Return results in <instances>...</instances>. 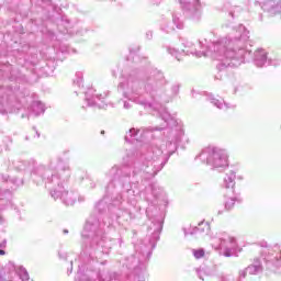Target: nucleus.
Wrapping results in <instances>:
<instances>
[{
	"label": "nucleus",
	"mask_w": 281,
	"mask_h": 281,
	"mask_svg": "<svg viewBox=\"0 0 281 281\" xmlns=\"http://www.w3.org/2000/svg\"><path fill=\"white\" fill-rule=\"evenodd\" d=\"M171 148H172V142H169L166 145L161 146L162 150H170Z\"/></svg>",
	"instance_id": "obj_16"
},
{
	"label": "nucleus",
	"mask_w": 281,
	"mask_h": 281,
	"mask_svg": "<svg viewBox=\"0 0 281 281\" xmlns=\"http://www.w3.org/2000/svg\"><path fill=\"white\" fill-rule=\"evenodd\" d=\"M171 55H172V56H177V54H175V52H171Z\"/></svg>",
	"instance_id": "obj_21"
},
{
	"label": "nucleus",
	"mask_w": 281,
	"mask_h": 281,
	"mask_svg": "<svg viewBox=\"0 0 281 281\" xmlns=\"http://www.w3.org/2000/svg\"><path fill=\"white\" fill-rule=\"evenodd\" d=\"M234 203H236V201L234 199L227 200L225 203L226 210H232L234 207Z\"/></svg>",
	"instance_id": "obj_14"
},
{
	"label": "nucleus",
	"mask_w": 281,
	"mask_h": 281,
	"mask_svg": "<svg viewBox=\"0 0 281 281\" xmlns=\"http://www.w3.org/2000/svg\"><path fill=\"white\" fill-rule=\"evenodd\" d=\"M104 98H106V94H104L102 97V94H95V101L94 103H89L90 106H93V104H95L97 106H99V109H104L106 106V104H104Z\"/></svg>",
	"instance_id": "obj_9"
},
{
	"label": "nucleus",
	"mask_w": 281,
	"mask_h": 281,
	"mask_svg": "<svg viewBox=\"0 0 281 281\" xmlns=\"http://www.w3.org/2000/svg\"><path fill=\"white\" fill-rule=\"evenodd\" d=\"M176 58H178V60H179V57L176 55Z\"/></svg>",
	"instance_id": "obj_22"
},
{
	"label": "nucleus",
	"mask_w": 281,
	"mask_h": 281,
	"mask_svg": "<svg viewBox=\"0 0 281 281\" xmlns=\"http://www.w3.org/2000/svg\"><path fill=\"white\" fill-rule=\"evenodd\" d=\"M211 102H212V104L217 106V109H228L227 104H224L223 101H221V100H218L216 98H212Z\"/></svg>",
	"instance_id": "obj_12"
},
{
	"label": "nucleus",
	"mask_w": 281,
	"mask_h": 281,
	"mask_svg": "<svg viewBox=\"0 0 281 281\" xmlns=\"http://www.w3.org/2000/svg\"><path fill=\"white\" fill-rule=\"evenodd\" d=\"M255 63L257 67H265V65H274L277 66L278 63L273 61L271 58H267V52L265 49H257L255 52Z\"/></svg>",
	"instance_id": "obj_4"
},
{
	"label": "nucleus",
	"mask_w": 281,
	"mask_h": 281,
	"mask_svg": "<svg viewBox=\"0 0 281 281\" xmlns=\"http://www.w3.org/2000/svg\"><path fill=\"white\" fill-rule=\"evenodd\" d=\"M16 273L21 278V280H30V274L27 273V270H25V268L19 267Z\"/></svg>",
	"instance_id": "obj_10"
},
{
	"label": "nucleus",
	"mask_w": 281,
	"mask_h": 281,
	"mask_svg": "<svg viewBox=\"0 0 281 281\" xmlns=\"http://www.w3.org/2000/svg\"><path fill=\"white\" fill-rule=\"evenodd\" d=\"M0 256H5V251L0 250Z\"/></svg>",
	"instance_id": "obj_20"
},
{
	"label": "nucleus",
	"mask_w": 281,
	"mask_h": 281,
	"mask_svg": "<svg viewBox=\"0 0 281 281\" xmlns=\"http://www.w3.org/2000/svg\"><path fill=\"white\" fill-rule=\"evenodd\" d=\"M258 271H260V266H249L246 270L241 271L239 276L240 278H245L247 273H249V276H254L255 273H258Z\"/></svg>",
	"instance_id": "obj_7"
},
{
	"label": "nucleus",
	"mask_w": 281,
	"mask_h": 281,
	"mask_svg": "<svg viewBox=\"0 0 281 281\" xmlns=\"http://www.w3.org/2000/svg\"><path fill=\"white\" fill-rule=\"evenodd\" d=\"M200 159L214 168H224L228 164L229 156L225 149L207 147L200 154Z\"/></svg>",
	"instance_id": "obj_2"
},
{
	"label": "nucleus",
	"mask_w": 281,
	"mask_h": 281,
	"mask_svg": "<svg viewBox=\"0 0 281 281\" xmlns=\"http://www.w3.org/2000/svg\"><path fill=\"white\" fill-rule=\"evenodd\" d=\"M193 256L196 259L203 258L205 256V250L204 249L193 250Z\"/></svg>",
	"instance_id": "obj_13"
},
{
	"label": "nucleus",
	"mask_w": 281,
	"mask_h": 281,
	"mask_svg": "<svg viewBox=\"0 0 281 281\" xmlns=\"http://www.w3.org/2000/svg\"><path fill=\"white\" fill-rule=\"evenodd\" d=\"M189 47L194 48L187 52L194 54L199 58H201V56H212L214 60H218L224 67H238L240 63H243L245 41L227 42V40H223L222 42L213 44L211 52H205L201 43L196 45L190 44Z\"/></svg>",
	"instance_id": "obj_1"
},
{
	"label": "nucleus",
	"mask_w": 281,
	"mask_h": 281,
	"mask_svg": "<svg viewBox=\"0 0 281 281\" xmlns=\"http://www.w3.org/2000/svg\"><path fill=\"white\" fill-rule=\"evenodd\" d=\"M220 244H213L215 249H221L226 258L229 256H234V251H236V239L232 236L224 235L218 239Z\"/></svg>",
	"instance_id": "obj_3"
},
{
	"label": "nucleus",
	"mask_w": 281,
	"mask_h": 281,
	"mask_svg": "<svg viewBox=\"0 0 281 281\" xmlns=\"http://www.w3.org/2000/svg\"><path fill=\"white\" fill-rule=\"evenodd\" d=\"M202 227V228H201ZM201 229H205L206 232H210V225L207 223H201L199 227L196 228L198 232H201Z\"/></svg>",
	"instance_id": "obj_15"
},
{
	"label": "nucleus",
	"mask_w": 281,
	"mask_h": 281,
	"mask_svg": "<svg viewBox=\"0 0 281 281\" xmlns=\"http://www.w3.org/2000/svg\"><path fill=\"white\" fill-rule=\"evenodd\" d=\"M145 109H157L153 103H143Z\"/></svg>",
	"instance_id": "obj_17"
},
{
	"label": "nucleus",
	"mask_w": 281,
	"mask_h": 281,
	"mask_svg": "<svg viewBox=\"0 0 281 281\" xmlns=\"http://www.w3.org/2000/svg\"><path fill=\"white\" fill-rule=\"evenodd\" d=\"M32 109L35 115H41L42 113H45V104H43L41 101H35L32 105Z\"/></svg>",
	"instance_id": "obj_8"
},
{
	"label": "nucleus",
	"mask_w": 281,
	"mask_h": 281,
	"mask_svg": "<svg viewBox=\"0 0 281 281\" xmlns=\"http://www.w3.org/2000/svg\"><path fill=\"white\" fill-rule=\"evenodd\" d=\"M236 173L234 171H229L224 177V187L226 189H234V186H236Z\"/></svg>",
	"instance_id": "obj_6"
},
{
	"label": "nucleus",
	"mask_w": 281,
	"mask_h": 281,
	"mask_svg": "<svg viewBox=\"0 0 281 281\" xmlns=\"http://www.w3.org/2000/svg\"><path fill=\"white\" fill-rule=\"evenodd\" d=\"M139 135V131L132 128L130 132L125 135L126 142H133V137H137Z\"/></svg>",
	"instance_id": "obj_11"
},
{
	"label": "nucleus",
	"mask_w": 281,
	"mask_h": 281,
	"mask_svg": "<svg viewBox=\"0 0 281 281\" xmlns=\"http://www.w3.org/2000/svg\"><path fill=\"white\" fill-rule=\"evenodd\" d=\"M52 196H54L55 199H61V201H64L66 205H74V203H76V199L78 198L76 193L68 192V191H64V192L54 191L52 193Z\"/></svg>",
	"instance_id": "obj_5"
},
{
	"label": "nucleus",
	"mask_w": 281,
	"mask_h": 281,
	"mask_svg": "<svg viewBox=\"0 0 281 281\" xmlns=\"http://www.w3.org/2000/svg\"><path fill=\"white\" fill-rule=\"evenodd\" d=\"M276 9H277V10H280V9H281V1L276 5Z\"/></svg>",
	"instance_id": "obj_19"
},
{
	"label": "nucleus",
	"mask_w": 281,
	"mask_h": 281,
	"mask_svg": "<svg viewBox=\"0 0 281 281\" xmlns=\"http://www.w3.org/2000/svg\"><path fill=\"white\" fill-rule=\"evenodd\" d=\"M131 104H128L127 102L124 103V109H130Z\"/></svg>",
	"instance_id": "obj_18"
}]
</instances>
